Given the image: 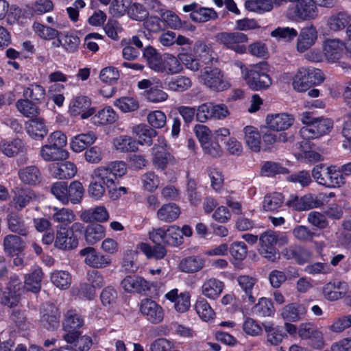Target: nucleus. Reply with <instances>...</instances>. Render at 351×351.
Here are the masks:
<instances>
[{
  "mask_svg": "<svg viewBox=\"0 0 351 351\" xmlns=\"http://www.w3.org/2000/svg\"><path fill=\"white\" fill-rule=\"evenodd\" d=\"M324 80L321 70L314 67L300 68L293 80V87L298 92H304Z\"/></svg>",
  "mask_w": 351,
  "mask_h": 351,
  "instance_id": "nucleus-1",
  "label": "nucleus"
},
{
  "mask_svg": "<svg viewBox=\"0 0 351 351\" xmlns=\"http://www.w3.org/2000/svg\"><path fill=\"white\" fill-rule=\"evenodd\" d=\"M312 176L319 184L328 188L340 187L345 183V178L340 172L334 167L324 164L317 165L313 169Z\"/></svg>",
  "mask_w": 351,
  "mask_h": 351,
  "instance_id": "nucleus-2",
  "label": "nucleus"
},
{
  "mask_svg": "<svg viewBox=\"0 0 351 351\" xmlns=\"http://www.w3.org/2000/svg\"><path fill=\"white\" fill-rule=\"evenodd\" d=\"M268 64L263 62L254 65L245 73V80L248 86L254 90L266 89L271 85V79L268 75Z\"/></svg>",
  "mask_w": 351,
  "mask_h": 351,
  "instance_id": "nucleus-3",
  "label": "nucleus"
},
{
  "mask_svg": "<svg viewBox=\"0 0 351 351\" xmlns=\"http://www.w3.org/2000/svg\"><path fill=\"white\" fill-rule=\"evenodd\" d=\"M215 38L218 44L237 53L242 54L246 51L245 43L248 42V37L244 33L222 32L217 33Z\"/></svg>",
  "mask_w": 351,
  "mask_h": 351,
  "instance_id": "nucleus-4",
  "label": "nucleus"
},
{
  "mask_svg": "<svg viewBox=\"0 0 351 351\" xmlns=\"http://www.w3.org/2000/svg\"><path fill=\"white\" fill-rule=\"evenodd\" d=\"M279 240L278 233L268 230L262 233L259 237L258 252L261 255L270 262H274L280 258L276 247Z\"/></svg>",
  "mask_w": 351,
  "mask_h": 351,
  "instance_id": "nucleus-5",
  "label": "nucleus"
},
{
  "mask_svg": "<svg viewBox=\"0 0 351 351\" xmlns=\"http://www.w3.org/2000/svg\"><path fill=\"white\" fill-rule=\"evenodd\" d=\"M199 78L204 85L215 91H222L229 87V84L223 80L221 70L217 67H204Z\"/></svg>",
  "mask_w": 351,
  "mask_h": 351,
  "instance_id": "nucleus-6",
  "label": "nucleus"
},
{
  "mask_svg": "<svg viewBox=\"0 0 351 351\" xmlns=\"http://www.w3.org/2000/svg\"><path fill=\"white\" fill-rule=\"evenodd\" d=\"M332 127L333 122L331 119L319 117L314 121V123L308 126H303L300 130L299 134L304 139L317 138L329 133Z\"/></svg>",
  "mask_w": 351,
  "mask_h": 351,
  "instance_id": "nucleus-7",
  "label": "nucleus"
},
{
  "mask_svg": "<svg viewBox=\"0 0 351 351\" xmlns=\"http://www.w3.org/2000/svg\"><path fill=\"white\" fill-rule=\"evenodd\" d=\"M140 312L149 322L153 324H159L164 319L163 308L152 299L145 298L141 300Z\"/></svg>",
  "mask_w": 351,
  "mask_h": 351,
  "instance_id": "nucleus-8",
  "label": "nucleus"
},
{
  "mask_svg": "<svg viewBox=\"0 0 351 351\" xmlns=\"http://www.w3.org/2000/svg\"><path fill=\"white\" fill-rule=\"evenodd\" d=\"M80 254L85 257V263L93 268H105L112 263V258L108 255L97 252L92 247H87L81 250Z\"/></svg>",
  "mask_w": 351,
  "mask_h": 351,
  "instance_id": "nucleus-9",
  "label": "nucleus"
},
{
  "mask_svg": "<svg viewBox=\"0 0 351 351\" xmlns=\"http://www.w3.org/2000/svg\"><path fill=\"white\" fill-rule=\"evenodd\" d=\"M166 147L165 138H159L158 144H155L152 148L154 156L152 162L157 169L164 170L167 165L175 162L174 157L167 151Z\"/></svg>",
  "mask_w": 351,
  "mask_h": 351,
  "instance_id": "nucleus-10",
  "label": "nucleus"
},
{
  "mask_svg": "<svg viewBox=\"0 0 351 351\" xmlns=\"http://www.w3.org/2000/svg\"><path fill=\"white\" fill-rule=\"evenodd\" d=\"M183 10L185 12H191L190 18L197 23H204L218 17L217 12L213 9L202 7L196 3L184 5Z\"/></svg>",
  "mask_w": 351,
  "mask_h": 351,
  "instance_id": "nucleus-11",
  "label": "nucleus"
},
{
  "mask_svg": "<svg viewBox=\"0 0 351 351\" xmlns=\"http://www.w3.org/2000/svg\"><path fill=\"white\" fill-rule=\"evenodd\" d=\"M237 282L243 292L242 295L243 302L250 305L253 304L257 298L255 286L258 282V279L252 276L239 275L237 278Z\"/></svg>",
  "mask_w": 351,
  "mask_h": 351,
  "instance_id": "nucleus-12",
  "label": "nucleus"
},
{
  "mask_svg": "<svg viewBox=\"0 0 351 351\" xmlns=\"http://www.w3.org/2000/svg\"><path fill=\"white\" fill-rule=\"evenodd\" d=\"M297 51L303 53L315 45L317 40V31L313 25L302 28L298 35Z\"/></svg>",
  "mask_w": 351,
  "mask_h": 351,
  "instance_id": "nucleus-13",
  "label": "nucleus"
},
{
  "mask_svg": "<svg viewBox=\"0 0 351 351\" xmlns=\"http://www.w3.org/2000/svg\"><path fill=\"white\" fill-rule=\"evenodd\" d=\"M293 13L297 18L306 21L318 16V9L313 0H301L293 8Z\"/></svg>",
  "mask_w": 351,
  "mask_h": 351,
  "instance_id": "nucleus-14",
  "label": "nucleus"
},
{
  "mask_svg": "<svg viewBox=\"0 0 351 351\" xmlns=\"http://www.w3.org/2000/svg\"><path fill=\"white\" fill-rule=\"evenodd\" d=\"M282 256L287 260L294 261L299 265L308 262L311 258V252L299 245H291L282 251Z\"/></svg>",
  "mask_w": 351,
  "mask_h": 351,
  "instance_id": "nucleus-15",
  "label": "nucleus"
},
{
  "mask_svg": "<svg viewBox=\"0 0 351 351\" xmlns=\"http://www.w3.org/2000/svg\"><path fill=\"white\" fill-rule=\"evenodd\" d=\"M60 313L52 304H47L41 311L40 323L48 330H55L60 327Z\"/></svg>",
  "mask_w": 351,
  "mask_h": 351,
  "instance_id": "nucleus-16",
  "label": "nucleus"
},
{
  "mask_svg": "<svg viewBox=\"0 0 351 351\" xmlns=\"http://www.w3.org/2000/svg\"><path fill=\"white\" fill-rule=\"evenodd\" d=\"M78 239L77 235L69 237L68 230L66 227L58 226L56 227V240L54 246L58 249L70 250L77 247Z\"/></svg>",
  "mask_w": 351,
  "mask_h": 351,
  "instance_id": "nucleus-17",
  "label": "nucleus"
},
{
  "mask_svg": "<svg viewBox=\"0 0 351 351\" xmlns=\"http://www.w3.org/2000/svg\"><path fill=\"white\" fill-rule=\"evenodd\" d=\"M90 100L86 96H78L71 103L70 112L73 116L81 114L82 119H87L95 112L90 107Z\"/></svg>",
  "mask_w": 351,
  "mask_h": 351,
  "instance_id": "nucleus-18",
  "label": "nucleus"
},
{
  "mask_svg": "<svg viewBox=\"0 0 351 351\" xmlns=\"http://www.w3.org/2000/svg\"><path fill=\"white\" fill-rule=\"evenodd\" d=\"M348 291V285L345 282L335 280L327 283L323 287L324 297L330 301H336L343 298Z\"/></svg>",
  "mask_w": 351,
  "mask_h": 351,
  "instance_id": "nucleus-19",
  "label": "nucleus"
},
{
  "mask_svg": "<svg viewBox=\"0 0 351 351\" xmlns=\"http://www.w3.org/2000/svg\"><path fill=\"white\" fill-rule=\"evenodd\" d=\"M307 312L306 306L300 303H291L285 305L281 310L283 319L294 322L303 319Z\"/></svg>",
  "mask_w": 351,
  "mask_h": 351,
  "instance_id": "nucleus-20",
  "label": "nucleus"
},
{
  "mask_svg": "<svg viewBox=\"0 0 351 351\" xmlns=\"http://www.w3.org/2000/svg\"><path fill=\"white\" fill-rule=\"evenodd\" d=\"M269 129L274 131L287 130L293 123V118L286 113L269 114L266 119Z\"/></svg>",
  "mask_w": 351,
  "mask_h": 351,
  "instance_id": "nucleus-21",
  "label": "nucleus"
},
{
  "mask_svg": "<svg viewBox=\"0 0 351 351\" xmlns=\"http://www.w3.org/2000/svg\"><path fill=\"white\" fill-rule=\"evenodd\" d=\"M121 287L127 292L141 293L149 289V283L138 276H128L122 280Z\"/></svg>",
  "mask_w": 351,
  "mask_h": 351,
  "instance_id": "nucleus-22",
  "label": "nucleus"
},
{
  "mask_svg": "<svg viewBox=\"0 0 351 351\" xmlns=\"http://www.w3.org/2000/svg\"><path fill=\"white\" fill-rule=\"evenodd\" d=\"M27 134L35 140H42L48 134L49 130L43 118L35 117L26 123Z\"/></svg>",
  "mask_w": 351,
  "mask_h": 351,
  "instance_id": "nucleus-23",
  "label": "nucleus"
},
{
  "mask_svg": "<svg viewBox=\"0 0 351 351\" xmlns=\"http://www.w3.org/2000/svg\"><path fill=\"white\" fill-rule=\"evenodd\" d=\"M194 50L198 54V61H199L202 67L205 65H213L214 62H217L215 53L202 41H197L194 45Z\"/></svg>",
  "mask_w": 351,
  "mask_h": 351,
  "instance_id": "nucleus-24",
  "label": "nucleus"
},
{
  "mask_svg": "<svg viewBox=\"0 0 351 351\" xmlns=\"http://www.w3.org/2000/svg\"><path fill=\"white\" fill-rule=\"evenodd\" d=\"M165 297L174 303V308L178 313H182L187 311L191 306L190 295L188 292L178 295V290L174 289L169 291Z\"/></svg>",
  "mask_w": 351,
  "mask_h": 351,
  "instance_id": "nucleus-25",
  "label": "nucleus"
},
{
  "mask_svg": "<svg viewBox=\"0 0 351 351\" xmlns=\"http://www.w3.org/2000/svg\"><path fill=\"white\" fill-rule=\"evenodd\" d=\"M6 220L8 228L12 232L23 237H27L29 234V228L25 224L23 217L16 213H9Z\"/></svg>",
  "mask_w": 351,
  "mask_h": 351,
  "instance_id": "nucleus-26",
  "label": "nucleus"
},
{
  "mask_svg": "<svg viewBox=\"0 0 351 351\" xmlns=\"http://www.w3.org/2000/svg\"><path fill=\"white\" fill-rule=\"evenodd\" d=\"M344 49V43L339 39H329L324 44V53L328 61L335 62L339 60Z\"/></svg>",
  "mask_w": 351,
  "mask_h": 351,
  "instance_id": "nucleus-27",
  "label": "nucleus"
},
{
  "mask_svg": "<svg viewBox=\"0 0 351 351\" xmlns=\"http://www.w3.org/2000/svg\"><path fill=\"white\" fill-rule=\"evenodd\" d=\"M39 155L46 162L63 160L69 157V153L66 149L46 144L40 147Z\"/></svg>",
  "mask_w": 351,
  "mask_h": 351,
  "instance_id": "nucleus-28",
  "label": "nucleus"
},
{
  "mask_svg": "<svg viewBox=\"0 0 351 351\" xmlns=\"http://www.w3.org/2000/svg\"><path fill=\"white\" fill-rule=\"evenodd\" d=\"M263 326L266 333V342L269 345L277 346L287 337L281 326H274L270 323L263 324Z\"/></svg>",
  "mask_w": 351,
  "mask_h": 351,
  "instance_id": "nucleus-29",
  "label": "nucleus"
},
{
  "mask_svg": "<svg viewBox=\"0 0 351 351\" xmlns=\"http://www.w3.org/2000/svg\"><path fill=\"white\" fill-rule=\"evenodd\" d=\"M3 245L5 252L11 256L21 253L25 249V242L16 234L6 235L3 239Z\"/></svg>",
  "mask_w": 351,
  "mask_h": 351,
  "instance_id": "nucleus-30",
  "label": "nucleus"
},
{
  "mask_svg": "<svg viewBox=\"0 0 351 351\" xmlns=\"http://www.w3.org/2000/svg\"><path fill=\"white\" fill-rule=\"evenodd\" d=\"M351 21V16L345 11L331 14L327 20V26L330 31L339 32L343 30Z\"/></svg>",
  "mask_w": 351,
  "mask_h": 351,
  "instance_id": "nucleus-31",
  "label": "nucleus"
},
{
  "mask_svg": "<svg viewBox=\"0 0 351 351\" xmlns=\"http://www.w3.org/2000/svg\"><path fill=\"white\" fill-rule=\"evenodd\" d=\"M77 173L76 166L71 162L56 163L51 168L52 176L58 179H71Z\"/></svg>",
  "mask_w": 351,
  "mask_h": 351,
  "instance_id": "nucleus-32",
  "label": "nucleus"
},
{
  "mask_svg": "<svg viewBox=\"0 0 351 351\" xmlns=\"http://www.w3.org/2000/svg\"><path fill=\"white\" fill-rule=\"evenodd\" d=\"M18 174L20 180L27 185H36L42 179L39 169L34 165L27 166L19 169Z\"/></svg>",
  "mask_w": 351,
  "mask_h": 351,
  "instance_id": "nucleus-33",
  "label": "nucleus"
},
{
  "mask_svg": "<svg viewBox=\"0 0 351 351\" xmlns=\"http://www.w3.org/2000/svg\"><path fill=\"white\" fill-rule=\"evenodd\" d=\"M44 274L42 269L36 267L25 277L24 287L32 292L38 293L41 289Z\"/></svg>",
  "mask_w": 351,
  "mask_h": 351,
  "instance_id": "nucleus-34",
  "label": "nucleus"
},
{
  "mask_svg": "<svg viewBox=\"0 0 351 351\" xmlns=\"http://www.w3.org/2000/svg\"><path fill=\"white\" fill-rule=\"evenodd\" d=\"M180 215V208L175 203L165 204L157 211V218L164 222L171 223L177 219Z\"/></svg>",
  "mask_w": 351,
  "mask_h": 351,
  "instance_id": "nucleus-35",
  "label": "nucleus"
},
{
  "mask_svg": "<svg viewBox=\"0 0 351 351\" xmlns=\"http://www.w3.org/2000/svg\"><path fill=\"white\" fill-rule=\"evenodd\" d=\"M36 197V195L33 190L30 189H21L18 190L14 196L12 204L14 208L19 211L35 199Z\"/></svg>",
  "mask_w": 351,
  "mask_h": 351,
  "instance_id": "nucleus-36",
  "label": "nucleus"
},
{
  "mask_svg": "<svg viewBox=\"0 0 351 351\" xmlns=\"http://www.w3.org/2000/svg\"><path fill=\"white\" fill-rule=\"evenodd\" d=\"M58 43L68 53H75L80 44V38L73 32H60L58 36Z\"/></svg>",
  "mask_w": 351,
  "mask_h": 351,
  "instance_id": "nucleus-37",
  "label": "nucleus"
},
{
  "mask_svg": "<svg viewBox=\"0 0 351 351\" xmlns=\"http://www.w3.org/2000/svg\"><path fill=\"white\" fill-rule=\"evenodd\" d=\"M223 287L224 285L221 281L212 278L204 282L202 287V293L205 297L215 300L221 293Z\"/></svg>",
  "mask_w": 351,
  "mask_h": 351,
  "instance_id": "nucleus-38",
  "label": "nucleus"
},
{
  "mask_svg": "<svg viewBox=\"0 0 351 351\" xmlns=\"http://www.w3.org/2000/svg\"><path fill=\"white\" fill-rule=\"evenodd\" d=\"M299 336L303 339H311L319 345L323 341V334L312 323H304L298 329Z\"/></svg>",
  "mask_w": 351,
  "mask_h": 351,
  "instance_id": "nucleus-39",
  "label": "nucleus"
},
{
  "mask_svg": "<svg viewBox=\"0 0 351 351\" xmlns=\"http://www.w3.org/2000/svg\"><path fill=\"white\" fill-rule=\"evenodd\" d=\"M108 218V213L104 206H97L95 208L86 210L81 214V219L86 223L104 222Z\"/></svg>",
  "mask_w": 351,
  "mask_h": 351,
  "instance_id": "nucleus-40",
  "label": "nucleus"
},
{
  "mask_svg": "<svg viewBox=\"0 0 351 351\" xmlns=\"http://www.w3.org/2000/svg\"><path fill=\"white\" fill-rule=\"evenodd\" d=\"M38 103L27 99H20L16 102V108L24 117L34 119L40 114Z\"/></svg>",
  "mask_w": 351,
  "mask_h": 351,
  "instance_id": "nucleus-41",
  "label": "nucleus"
},
{
  "mask_svg": "<svg viewBox=\"0 0 351 351\" xmlns=\"http://www.w3.org/2000/svg\"><path fill=\"white\" fill-rule=\"evenodd\" d=\"M133 132L138 136V144L151 145L152 138L157 135V132L150 126L140 124L133 128Z\"/></svg>",
  "mask_w": 351,
  "mask_h": 351,
  "instance_id": "nucleus-42",
  "label": "nucleus"
},
{
  "mask_svg": "<svg viewBox=\"0 0 351 351\" xmlns=\"http://www.w3.org/2000/svg\"><path fill=\"white\" fill-rule=\"evenodd\" d=\"M96 140L93 132L80 134L74 136L71 142V147L75 152H80L92 145Z\"/></svg>",
  "mask_w": 351,
  "mask_h": 351,
  "instance_id": "nucleus-43",
  "label": "nucleus"
},
{
  "mask_svg": "<svg viewBox=\"0 0 351 351\" xmlns=\"http://www.w3.org/2000/svg\"><path fill=\"white\" fill-rule=\"evenodd\" d=\"M105 228L98 223H93L86 227L85 230L86 241L94 245L105 237Z\"/></svg>",
  "mask_w": 351,
  "mask_h": 351,
  "instance_id": "nucleus-44",
  "label": "nucleus"
},
{
  "mask_svg": "<svg viewBox=\"0 0 351 351\" xmlns=\"http://www.w3.org/2000/svg\"><path fill=\"white\" fill-rule=\"evenodd\" d=\"M23 96L26 99L40 104L45 99V89L41 85L31 84L23 89Z\"/></svg>",
  "mask_w": 351,
  "mask_h": 351,
  "instance_id": "nucleus-45",
  "label": "nucleus"
},
{
  "mask_svg": "<svg viewBox=\"0 0 351 351\" xmlns=\"http://www.w3.org/2000/svg\"><path fill=\"white\" fill-rule=\"evenodd\" d=\"M245 140L248 147L254 152L261 149V136L258 130L252 126H246L244 128Z\"/></svg>",
  "mask_w": 351,
  "mask_h": 351,
  "instance_id": "nucleus-46",
  "label": "nucleus"
},
{
  "mask_svg": "<svg viewBox=\"0 0 351 351\" xmlns=\"http://www.w3.org/2000/svg\"><path fill=\"white\" fill-rule=\"evenodd\" d=\"M204 265V260L199 256H188L180 263V269L186 273H194L201 270Z\"/></svg>",
  "mask_w": 351,
  "mask_h": 351,
  "instance_id": "nucleus-47",
  "label": "nucleus"
},
{
  "mask_svg": "<svg viewBox=\"0 0 351 351\" xmlns=\"http://www.w3.org/2000/svg\"><path fill=\"white\" fill-rule=\"evenodd\" d=\"M83 324V319L75 310H69L65 314V319L63 322V328L65 331L78 330Z\"/></svg>",
  "mask_w": 351,
  "mask_h": 351,
  "instance_id": "nucleus-48",
  "label": "nucleus"
},
{
  "mask_svg": "<svg viewBox=\"0 0 351 351\" xmlns=\"http://www.w3.org/2000/svg\"><path fill=\"white\" fill-rule=\"evenodd\" d=\"M117 115L111 107L105 108L98 112L92 118V121L95 125L111 124L116 121Z\"/></svg>",
  "mask_w": 351,
  "mask_h": 351,
  "instance_id": "nucleus-49",
  "label": "nucleus"
},
{
  "mask_svg": "<svg viewBox=\"0 0 351 351\" xmlns=\"http://www.w3.org/2000/svg\"><path fill=\"white\" fill-rule=\"evenodd\" d=\"M253 313L258 317H269L274 314L275 309L271 300L262 298L258 300L253 308Z\"/></svg>",
  "mask_w": 351,
  "mask_h": 351,
  "instance_id": "nucleus-50",
  "label": "nucleus"
},
{
  "mask_svg": "<svg viewBox=\"0 0 351 351\" xmlns=\"http://www.w3.org/2000/svg\"><path fill=\"white\" fill-rule=\"evenodd\" d=\"M110 172L111 171L107 165L101 166L96 168L93 171V173L91 174V177H93V179L97 180L104 184L107 188H110L112 186H114L115 182L112 174H111Z\"/></svg>",
  "mask_w": 351,
  "mask_h": 351,
  "instance_id": "nucleus-51",
  "label": "nucleus"
},
{
  "mask_svg": "<svg viewBox=\"0 0 351 351\" xmlns=\"http://www.w3.org/2000/svg\"><path fill=\"white\" fill-rule=\"evenodd\" d=\"M84 194V189L80 181L75 180L71 182L69 186L67 185L68 203L69 202L73 204L81 202Z\"/></svg>",
  "mask_w": 351,
  "mask_h": 351,
  "instance_id": "nucleus-52",
  "label": "nucleus"
},
{
  "mask_svg": "<svg viewBox=\"0 0 351 351\" xmlns=\"http://www.w3.org/2000/svg\"><path fill=\"white\" fill-rule=\"evenodd\" d=\"M32 29L35 34L44 40H53L58 38L60 32L57 29L44 25L38 22H34Z\"/></svg>",
  "mask_w": 351,
  "mask_h": 351,
  "instance_id": "nucleus-53",
  "label": "nucleus"
},
{
  "mask_svg": "<svg viewBox=\"0 0 351 351\" xmlns=\"http://www.w3.org/2000/svg\"><path fill=\"white\" fill-rule=\"evenodd\" d=\"M282 204V195L280 193H272L265 196L263 206L266 211H277Z\"/></svg>",
  "mask_w": 351,
  "mask_h": 351,
  "instance_id": "nucleus-54",
  "label": "nucleus"
},
{
  "mask_svg": "<svg viewBox=\"0 0 351 351\" xmlns=\"http://www.w3.org/2000/svg\"><path fill=\"white\" fill-rule=\"evenodd\" d=\"M114 145L117 150L121 152H136L138 149V143L128 136H122L115 138Z\"/></svg>",
  "mask_w": 351,
  "mask_h": 351,
  "instance_id": "nucleus-55",
  "label": "nucleus"
},
{
  "mask_svg": "<svg viewBox=\"0 0 351 351\" xmlns=\"http://www.w3.org/2000/svg\"><path fill=\"white\" fill-rule=\"evenodd\" d=\"M144 95L148 101L153 103L162 102L168 98V95L162 90L160 82H158L154 86L146 90Z\"/></svg>",
  "mask_w": 351,
  "mask_h": 351,
  "instance_id": "nucleus-56",
  "label": "nucleus"
},
{
  "mask_svg": "<svg viewBox=\"0 0 351 351\" xmlns=\"http://www.w3.org/2000/svg\"><path fill=\"white\" fill-rule=\"evenodd\" d=\"M195 308L199 317L205 322L213 319L215 317V312L204 298L197 299Z\"/></svg>",
  "mask_w": 351,
  "mask_h": 351,
  "instance_id": "nucleus-57",
  "label": "nucleus"
},
{
  "mask_svg": "<svg viewBox=\"0 0 351 351\" xmlns=\"http://www.w3.org/2000/svg\"><path fill=\"white\" fill-rule=\"evenodd\" d=\"M54 213L52 215V219L57 223L67 225L73 222L75 219V215L72 210L69 208H53Z\"/></svg>",
  "mask_w": 351,
  "mask_h": 351,
  "instance_id": "nucleus-58",
  "label": "nucleus"
},
{
  "mask_svg": "<svg viewBox=\"0 0 351 351\" xmlns=\"http://www.w3.org/2000/svg\"><path fill=\"white\" fill-rule=\"evenodd\" d=\"M298 35V31L289 27H278L271 32L272 37L288 43L293 40Z\"/></svg>",
  "mask_w": 351,
  "mask_h": 351,
  "instance_id": "nucleus-59",
  "label": "nucleus"
},
{
  "mask_svg": "<svg viewBox=\"0 0 351 351\" xmlns=\"http://www.w3.org/2000/svg\"><path fill=\"white\" fill-rule=\"evenodd\" d=\"M0 149L8 157H12L19 152H24V145L21 139L16 138L12 141L2 143Z\"/></svg>",
  "mask_w": 351,
  "mask_h": 351,
  "instance_id": "nucleus-60",
  "label": "nucleus"
},
{
  "mask_svg": "<svg viewBox=\"0 0 351 351\" xmlns=\"http://www.w3.org/2000/svg\"><path fill=\"white\" fill-rule=\"evenodd\" d=\"M52 283L60 289H66L71 282L70 274L66 271H56L51 275Z\"/></svg>",
  "mask_w": 351,
  "mask_h": 351,
  "instance_id": "nucleus-61",
  "label": "nucleus"
},
{
  "mask_svg": "<svg viewBox=\"0 0 351 351\" xmlns=\"http://www.w3.org/2000/svg\"><path fill=\"white\" fill-rule=\"evenodd\" d=\"M114 105L123 112H131L138 109V101L130 97H122L114 101Z\"/></svg>",
  "mask_w": 351,
  "mask_h": 351,
  "instance_id": "nucleus-62",
  "label": "nucleus"
},
{
  "mask_svg": "<svg viewBox=\"0 0 351 351\" xmlns=\"http://www.w3.org/2000/svg\"><path fill=\"white\" fill-rule=\"evenodd\" d=\"M138 252L128 250L124 252L121 266L128 272H135L138 267L136 263Z\"/></svg>",
  "mask_w": 351,
  "mask_h": 351,
  "instance_id": "nucleus-63",
  "label": "nucleus"
},
{
  "mask_svg": "<svg viewBox=\"0 0 351 351\" xmlns=\"http://www.w3.org/2000/svg\"><path fill=\"white\" fill-rule=\"evenodd\" d=\"M160 73L166 72L169 74L178 73L181 70L180 60L173 56L168 55L162 58Z\"/></svg>",
  "mask_w": 351,
  "mask_h": 351,
  "instance_id": "nucleus-64",
  "label": "nucleus"
}]
</instances>
